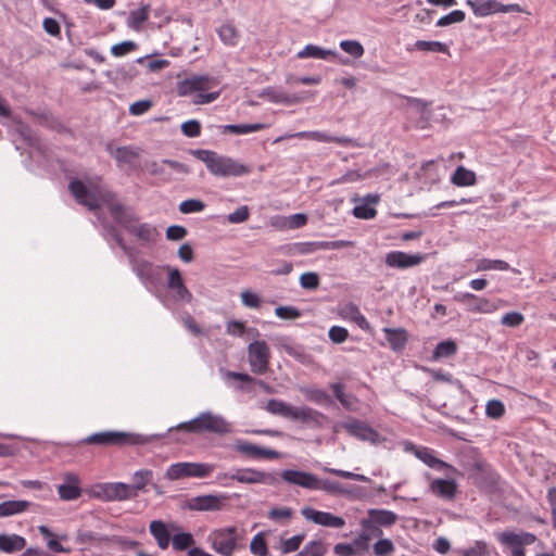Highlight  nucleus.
I'll return each instance as SVG.
<instances>
[{
	"label": "nucleus",
	"instance_id": "1",
	"mask_svg": "<svg viewBox=\"0 0 556 556\" xmlns=\"http://www.w3.org/2000/svg\"><path fill=\"white\" fill-rule=\"evenodd\" d=\"M190 153L202 161L207 170L216 177H241L251 173L248 165L230 156L218 154L213 150L198 149L191 150Z\"/></svg>",
	"mask_w": 556,
	"mask_h": 556
},
{
	"label": "nucleus",
	"instance_id": "2",
	"mask_svg": "<svg viewBox=\"0 0 556 556\" xmlns=\"http://www.w3.org/2000/svg\"><path fill=\"white\" fill-rule=\"evenodd\" d=\"M110 214L117 224L142 243H155L160 237V231L155 226L149 223H139V217L121 202L110 204Z\"/></svg>",
	"mask_w": 556,
	"mask_h": 556
},
{
	"label": "nucleus",
	"instance_id": "3",
	"mask_svg": "<svg viewBox=\"0 0 556 556\" xmlns=\"http://www.w3.org/2000/svg\"><path fill=\"white\" fill-rule=\"evenodd\" d=\"M175 429L195 434L207 432L217 435L228 434L232 431V427L229 421H227L222 415L214 414L210 410L199 414L189 421L177 425Z\"/></svg>",
	"mask_w": 556,
	"mask_h": 556
},
{
	"label": "nucleus",
	"instance_id": "4",
	"mask_svg": "<svg viewBox=\"0 0 556 556\" xmlns=\"http://www.w3.org/2000/svg\"><path fill=\"white\" fill-rule=\"evenodd\" d=\"M265 409L275 416H280L290 420H298L303 424L321 425L325 417L323 413L308 406H292L281 400L270 399L267 401Z\"/></svg>",
	"mask_w": 556,
	"mask_h": 556
},
{
	"label": "nucleus",
	"instance_id": "5",
	"mask_svg": "<svg viewBox=\"0 0 556 556\" xmlns=\"http://www.w3.org/2000/svg\"><path fill=\"white\" fill-rule=\"evenodd\" d=\"M68 188L75 200L90 211H97L102 205H106L110 211V204L118 202L114 193L108 190H90L79 179L72 180Z\"/></svg>",
	"mask_w": 556,
	"mask_h": 556
},
{
	"label": "nucleus",
	"instance_id": "6",
	"mask_svg": "<svg viewBox=\"0 0 556 556\" xmlns=\"http://www.w3.org/2000/svg\"><path fill=\"white\" fill-rule=\"evenodd\" d=\"M83 442L86 444H97L103 446H122L146 444L148 439L141 434L124 431H102L88 435L86 439H84Z\"/></svg>",
	"mask_w": 556,
	"mask_h": 556
},
{
	"label": "nucleus",
	"instance_id": "7",
	"mask_svg": "<svg viewBox=\"0 0 556 556\" xmlns=\"http://www.w3.org/2000/svg\"><path fill=\"white\" fill-rule=\"evenodd\" d=\"M214 468L215 465L210 463H175L167 468L166 478L173 481L185 478H206L212 473Z\"/></svg>",
	"mask_w": 556,
	"mask_h": 556
},
{
	"label": "nucleus",
	"instance_id": "8",
	"mask_svg": "<svg viewBox=\"0 0 556 556\" xmlns=\"http://www.w3.org/2000/svg\"><path fill=\"white\" fill-rule=\"evenodd\" d=\"M270 349L266 341L256 340L248 345V362L255 375H264L269 370Z\"/></svg>",
	"mask_w": 556,
	"mask_h": 556
},
{
	"label": "nucleus",
	"instance_id": "9",
	"mask_svg": "<svg viewBox=\"0 0 556 556\" xmlns=\"http://www.w3.org/2000/svg\"><path fill=\"white\" fill-rule=\"evenodd\" d=\"M235 479L242 484H267L275 486L279 483L277 471H263L252 467L236 468Z\"/></svg>",
	"mask_w": 556,
	"mask_h": 556
},
{
	"label": "nucleus",
	"instance_id": "10",
	"mask_svg": "<svg viewBox=\"0 0 556 556\" xmlns=\"http://www.w3.org/2000/svg\"><path fill=\"white\" fill-rule=\"evenodd\" d=\"M397 521V515L387 509H369L368 518L362 519L361 526L374 535H381L380 527H391Z\"/></svg>",
	"mask_w": 556,
	"mask_h": 556
},
{
	"label": "nucleus",
	"instance_id": "11",
	"mask_svg": "<svg viewBox=\"0 0 556 556\" xmlns=\"http://www.w3.org/2000/svg\"><path fill=\"white\" fill-rule=\"evenodd\" d=\"M466 4L470 7L473 14L479 17L489 16L495 13L521 12V8L517 3L502 4L497 0H466Z\"/></svg>",
	"mask_w": 556,
	"mask_h": 556
},
{
	"label": "nucleus",
	"instance_id": "12",
	"mask_svg": "<svg viewBox=\"0 0 556 556\" xmlns=\"http://www.w3.org/2000/svg\"><path fill=\"white\" fill-rule=\"evenodd\" d=\"M337 428L345 430L351 437L372 444L380 442V434L365 421L351 418L338 424Z\"/></svg>",
	"mask_w": 556,
	"mask_h": 556
},
{
	"label": "nucleus",
	"instance_id": "13",
	"mask_svg": "<svg viewBox=\"0 0 556 556\" xmlns=\"http://www.w3.org/2000/svg\"><path fill=\"white\" fill-rule=\"evenodd\" d=\"M497 540L501 544L511 549L510 556H526L525 545H530L535 542L536 538L534 534L529 532L515 533L511 531H505L497 535Z\"/></svg>",
	"mask_w": 556,
	"mask_h": 556
},
{
	"label": "nucleus",
	"instance_id": "14",
	"mask_svg": "<svg viewBox=\"0 0 556 556\" xmlns=\"http://www.w3.org/2000/svg\"><path fill=\"white\" fill-rule=\"evenodd\" d=\"M227 500L224 493L199 495L187 501V508L194 511H219Z\"/></svg>",
	"mask_w": 556,
	"mask_h": 556
},
{
	"label": "nucleus",
	"instance_id": "15",
	"mask_svg": "<svg viewBox=\"0 0 556 556\" xmlns=\"http://www.w3.org/2000/svg\"><path fill=\"white\" fill-rule=\"evenodd\" d=\"M454 300L465 304L467 311L471 313L490 314L497 309V305L493 301L470 292H459L455 294Z\"/></svg>",
	"mask_w": 556,
	"mask_h": 556
},
{
	"label": "nucleus",
	"instance_id": "16",
	"mask_svg": "<svg viewBox=\"0 0 556 556\" xmlns=\"http://www.w3.org/2000/svg\"><path fill=\"white\" fill-rule=\"evenodd\" d=\"M213 548L220 555L230 556L237 546V529L227 527L213 532Z\"/></svg>",
	"mask_w": 556,
	"mask_h": 556
},
{
	"label": "nucleus",
	"instance_id": "17",
	"mask_svg": "<svg viewBox=\"0 0 556 556\" xmlns=\"http://www.w3.org/2000/svg\"><path fill=\"white\" fill-rule=\"evenodd\" d=\"M218 84L210 75H192L178 81L177 89L180 96H188L195 91H204Z\"/></svg>",
	"mask_w": 556,
	"mask_h": 556
},
{
	"label": "nucleus",
	"instance_id": "18",
	"mask_svg": "<svg viewBox=\"0 0 556 556\" xmlns=\"http://www.w3.org/2000/svg\"><path fill=\"white\" fill-rule=\"evenodd\" d=\"M168 270L167 288L174 292V298L178 302L191 303L192 293L185 286L181 273L178 268L166 266Z\"/></svg>",
	"mask_w": 556,
	"mask_h": 556
},
{
	"label": "nucleus",
	"instance_id": "19",
	"mask_svg": "<svg viewBox=\"0 0 556 556\" xmlns=\"http://www.w3.org/2000/svg\"><path fill=\"white\" fill-rule=\"evenodd\" d=\"M425 255L420 253L408 254L403 251H391L386 255L384 263L391 268L406 269L421 264Z\"/></svg>",
	"mask_w": 556,
	"mask_h": 556
},
{
	"label": "nucleus",
	"instance_id": "20",
	"mask_svg": "<svg viewBox=\"0 0 556 556\" xmlns=\"http://www.w3.org/2000/svg\"><path fill=\"white\" fill-rule=\"evenodd\" d=\"M290 138H300V139H311L319 142H336L341 146H350L353 143V139L341 136H331L324 131H300L294 134H286L285 136H281L275 140V142H279L285 139Z\"/></svg>",
	"mask_w": 556,
	"mask_h": 556
},
{
	"label": "nucleus",
	"instance_id": "21",
	"mask_svg": "<svg viewBox=\"0 0 556 556\" xmlns=\"http://www.w3.org/2000/svg\"><path fill=\"white\" fill-rule=\"evenodd\" d=\"M301 514L305 519L324 527L338 529L342 528L345 525V521L342 517L334 516L333 514L328 511L316 510L311 507L302 508Z\"/></svg>",
	"mask_w": 556,
	"mask_h": 556
},
{
	"label": "nucleus",
	"instance_id": "22",
	"mask_svg": "<svg viewBox=\"0 0 556 556\" xmlns=\"http://www.w3.org/2000/svg\"><path fill=\"white\" fill-rule=\"evenodd\" d=\"M283 481L290 484H294L307 490H314L317 488V476L312 472L286 469L279 475Z\"/></svg>",
	"mask_w": 556,
	"mask_h": 556
},
{
	"label": "nucleus",
	"instance_id": "23",
	"mask_svg": "<svg viewBox=\"0 0 556 556\" xmlns=\"http://www.w3.org/2000/svg\"><path fill=\"white\" fill-rule=\"evenodd\" d=\"M235 450L252 459H276L280 456L279 452L275 450L262 447L244 440H237L235 443Z\"/></svg>",
	"mask_w": 556,
	"mask_h": 556
},
{
	"label": "nucleus",
	"instance_id": "24",
	"mask_svg": "<svg viewBox=\"0 0 556 556\" xmlns=\"http://www.w3.org/2000/svg\"><path fill=\"white\" fill-rule=\"evenodd\" d=\"M178 527L175 523H166L162 520H152L149 525V532L154 538L161 549H166L170 543L172 532Z\"/></svg>",
	"mask_w": 556,
	"mask_h": 556
},
{
	"label": "nucleus",
	"instance_id": "25",
	"mask_svg": "<svg viewBox=\"0 0 556 556\" xmlns=\"http://www.w3.org/2000/svg\"><path fill=\"white\" fill-rule=\"evenodd\" d=\"M407 451H412L414 455L421 460L424 464H426L428 467L442 471L445 469L455 470L453 466L450 464L439 459L434 456L432 450L425 447V446H416L412 443H409V447H406Z\"/></svg>",
	"mask_w": 556,
	"mask_h": 556
},
{
	"label": "nucleus",
	"instance_id": "26",
	"mask_svg": "<svg viewBox=\"0 0 556 556\" xmlns=\"http://www.w3.org/2000/svg\"><path fill=\"white\" fill-rule=\"evenodd\" d=\"M101 494L105 501H125L132 500L131 489L129 484L123 482H109L103 483L101 486Z\"/></svg>",
	"mask_w": 556,
	"mask_h": 556
},
{
	"label": "nucleus",
	"instance_id": "27",
	"mask_svg": "<svg viewBox=\"0 0 556 556\" xmlns=\"http://www.w3.org/2000/svg\"><path fill=\"white\" fill-rule=\"evenodd\" d=\"M58 493L62 501H75L81 495L79 478L74 473H66L64 482L58 486Z\"/></svg>",
	"mask_w": 556,
	"mask_h": 556
},
{
	"label": "nucleus",
	"instance_id": "28",
	"mask_svg": "<svg viewBox=\"0 0 556 556\" xmlns=\"http://www.w3.org/2000/svg\"><path fill=\"white\" fill-rule=\"evenodd\" d=\"M430 490L438 497L453 500L457 492L455 480L435 479L430 484Z\"/></svg>",
	"mask_w": 556,
	"mask_h": 556
},
{
	"label": "nucleus",
	"instance_id": "29",
	"mask_svg": "<svg viewBox=\"0 0 556 556\" xmlns=\"http://www.w3.org/2000/svg\"><path fill=\"white\" fill-rule=\"evenodd\" d=\"M339 314L342 318L349 319L355 323L361 329L369 330L370 325L365 318V316L361 313L358 306L352 302L342 306L339 311Z\"/></svg>",
	"mask_w": 556,
	"mask_h": 556
},
{
	"label": "nucleus",
	"instance_id": "30",
	"mask_svg": "<svg viewBox=\"0 0 556 556\" xmlns=\"http://www.w3.org/2000/svg\"><path fill=\"white\" fill-rule=\"evenodd\" d=\"M26 546V540L18 534H0V551L12 554L22 551Z\"/></svg>",
	"mask_w": 556,
	"mask_h": 556
},
{
	"label": "nucleus",
	"instance_id": "31",
	"mask_svg": "<svg viewBox=\"0 0 556 556\" xmlns=\"http://www.w3.org/2000/svg\"><path fill=\"white\" fill-rule=\"evenodd\" d=\"M153 479V472L149 469H141L132 475V483L129 484L131 494L135 497L139 495L141 491H144L147 484Z\"/></svg>",
	"mask_w": 556,
	"mask_h": 556
},
{
	"label": "nucleus",
	"instance_id": "32",
	"mask_svg": "<svg viewBox=\"0 0 556 556\" xmlns=\"http://www.w3.org/2000/svg\"><path fill=\"white\" fill-rule=\"evenodd\" d=\"M386 339L393 351H401L407 342L406 331L402 328H384Z\"/></svg>",
	"mask_w": 556,
	"mask_h": 556
},
{
	"label": "nucleus",
	"instance_id": "33",
	"mask_svg": "<svg viewBox=\"0 0 556 556\" xmlns=\"http://www.w3.org/2000/svg\"><path fill=\"white\" fill-rule=\"evenodd\" d=\"M337 52L329 49H324L321 47L315 46V45H306L302 50H300L296 54L299 59H306V58H313V59H319V60H327L329 56H336Z\"/></svg>",
	"mask_w": 556,
	"mask_h": 556
},
{
	"label": "nucleus",
	"instance_id": "34",
	"mask_svg": "<svg viewBox=\"0 0 556 556\" xmlns=\"http://www.w3.org/2000/svg\"><path fill=\"white\" fill-rule=\"evenodd\" d=\"M451 181L453 185L458 186V187H469V186L476 185L477 177H476L475 172L467 169L464 166H458L455 169V172L451 178Z\"/></svg>",
	"mask_w": 556,
	"mask_h": 556
},
{
	"label": "nucleus",
	"instance_id": "35",
	"mask_svg": "<svg viewBox=\"0 0 556 556\" xmlns=\"http://www.w3.org/2000/svg\"><path fill=\"white\" fill-rule=\"evenodd\" d=\"M132 271L142 281L151 280L154 276L153 264L146 260H131Z\"/></svg>",
	"mask_w": 556,
	"mask_h": 556
},
{
	"label": "nucleus",
	"instance_id": "36",
	"mask_svg": "<svg viewBox=\"0 0 556 556\" xmlns=\"http://www.w3.org/2000/svg\"><path fill=\"white\" fill-rule=\"evenodd\" d=\"M477 270H511L519 274L516 268H510L509 264L503 260L480 258L477 261Z\"/></svg>",
	"mask_w": 556,
	"mask_h": 556
},
{
	"label": "nucleus",
	"instance_id": "37",
	"mask_svg": "<svg viewBox=\"0 0 556 556\" xmlns=\"http://www.w3.org/2000/svg\"><path fill=\"white\" fill-rule=\"evenodd\" d=\"M265 128L264 124L253 123V124H228L223 126L224 134H233V135H245L250 132H255Z\"/></svg>",
	"mask_w": 556,
	"mask_h": 556
},
{
	"label": "nucleus",
	"instance_id": "38",
	"mask_svg": "<svg viewBox=\"0 0 556 556\" xmlns=\"http://www.w3.org/2000/svg\"><path fill=\"white\" fill-rule=\"evenodd\" d=\"M217 34L224 45L233 47L238 43L239 31L235 25L230 23L223 24L218 29Z\"/></svg>",
	"mask_w": 556,
	"mask_h": 556
},
{
	"label": "nucleus",
	"instance_id": "39",
	"mask_svg": "<svg viewBox=\"0 0 556 556\" xmlns=\"http://www.w3.org/2000/svg\"><path fill=\"white\" fill-rule=\"evenodd\" d=\"M29 506L27 501H5L0 503V517H9L25 511Z\"/></svg>",
	"mask_w": 556,
	"mask_h": 556
},
{
	"label": "nucleus",
	"instance_id": "40",
	"mask_svg": "<svg viewBox=\"0 0 556 556\" xmlns=\"http://www.w3.org/2000/svg\"><path fill=\"white\" fill-rule=\"evenodd\" d=\"M149 5H143L137 10L130 11L127 18V26L134 30H139L149 17Z\"/></svg>",
	"mask_w": 556,
	"mask_h": 556
},
{
	"label": "nucleus",
	"instance_id": "41",
	"mask_svg": "<svg viewBox=\"0 0 556 556\" xmlns=\"http://www.w3.org/2000/svg\"><path fill=\"white\" fill-rule=\"evenodd\" d=\"M457 352V344L455 341L447 339L444 341H441L437 344L432 358L434 361L441 359V358H447L453 355H455Z\"/></svg>",
	"mask_w": 556,
	"mask_h": 556
},
{
	"label": "nucleus",
	"instance_id": "42",
	"mask_svg": "<svg viewBox=\"0 0 556 556\" xmlns=\"http://www.w3.org/2000/svg\"><path fill=\"white\" fill-rule=\"evenodd\" d=\"M331 390L333 391L334 396L341 403V405L349 409L354 410V402L356 399L353 395L344 393V386L341 382H336L331 384Z\"/></svg>",
	"mask_w": 556,
	"mask_h": 556
},
{
	"label": "nucleus",
	"instance_id": "43",
	"mask_svg": "<svg viewBox=\"0 0 556 556\" xmlns=\"http://www.w3.org/2000/svg\"><path fill=\"white\" fill-rule=\"evenodd\" d=\"M415 48L419 51L424 52H437L448 54L450 50L447 45L441 41H426V40H417L415 42Z\"/></svg>",
	"mask_w": 556,
	"mask_h": 556
},
{
	"label": "nucleus",
	"instance_id": "44",
	"mask_svg": "<svg viewBox=\"0 0 556 556\" xmlns=\"http://www.w3.org/2000/svg\"><path fill=\"white\" fill-rule=\"evenodd\" d=\"M462 556H490L491 549L485 541H475L473 545L467 548L459 549Z\"/></svg>",
	"mask_w": 556,
	"mask_h": 556
},
{
	"label": "nucleus",
	"instance_id": "45",
	"mask_svg": "<svg viewBox=\"0 0 556 556\" xmlns=\"http://www.w3.org/2000/svg\"><path fill=\"white\" fill-rule=\"evenodd\" d=\"M170 541L175 551H185L194 544V539L189 532L175 533Z\"/></svg>",
	"mask_w": 556,
	"mask_h": 556
},
{
	"label": "nucleus",
	"instance_id": "46",
	"mask_svg": "<svg viewBox=\"0 0 556 556\" xmlns=\"http://www.w3.org/2000/svg\"><path fill=\"white\" fill-rule=\"evenodd\" d=\"M265 93L267 94L268 100L273 103L294 104L300 101V98H298L295 94L275 91L270 88H268Z\"/></svg>",
	"mask_w": 556,
	"mask_h": 556
},
{
	"label": "nucleus",
	"instance_id": "47",
	"mask_svg": "<svg viewBox=\"0 0 556 556\" xmlns=\"http://www.w3.org/2000/svg\"><path fill=\"white\" fill-rule=\"evenodd\" d=\"M325 491L329 494H344L346 490L342 486V484L338 481H331L328 479H319L317 477V488L315 491Z\"/></svg>",
	"mask_w": 556,
	"mask_h": 556
},
{
	"label": "nucleus",
	"instance_id": "48",
	"mask_svg": "<svg viewBox=\"0 0 556 556\" xmlns=\"http://www.w3.org/2000/svg\"><path fill=\"white\" fill-rule=\"evenodd\" d=\"M206 204L200 199H188L179 204V212L182 214L200 213L204 211Z\"/></svg>",
	"mask_w": 556,
	"mask_h": 556
},
{
	"label": "nucleus",
	"instance_id": "49",
	"mask_svg": "<svg viewBox=\"0 0 556 556\" xmlns=\"http://www.w3.org/2000/svg\"><path fill=\"white\" fill-rule=\"evenodd\" d=\"M327 548L323 542L311 541L302 548L299 556H325Z\"/></svg>",
	"mask_w": 556,
	"mask_h": 556
},
{
	"label": "nucleus",
	"instance_id": "50",
	"mask_svg": "<svg viewBox=\"0 0 556 556\" xmlns=\"http://www.w3.org/2000/svg\"><path fill=\"white\" fill-rule=\"evenodd\" d=\"M324 471L329 472L331 475H334L340 478L361 481V482H370V479L361 473H354L352 471L342 470V469H336L330 467H324Z\"/></svg>",
	"mask_w": 556,
	"mask_h": 556
},
{
	"label": "nucleus",
	"instance_id": "51",
	"mask_svg": "<svg viewBox=\"0 0 556 556\" xmlns=\"http://www.w3.org/2000/svg\"><path fill=\"white\" fill-rule=\"evenodd\" d=\"M340 48L355 59L361 58L365 52L364 47L357 40H342L340 42Z\"/></svg>",
	"mask_w": 556,
	"mask_h": 556
},
{
	"label": "nucleus",
	"instance_id": "52",
	"mask_svg": "<svg viewBox=\"0 0 556 556\" xmlns=\"http://www.w3.org/2000/svg\"><path fill=\"white\" fill-rule=\"evenodd\" d=\"M250 551L256 556H267L268 548L263 533H257L250 543Z\"/></svg>",
	"mask_w": 556,
	"mask_h": 556
},
{
	"label": "nucleus",
	"instance_id": "53",
	"mask_svg": "<svg viewBox=\"0 0 556 556\" xmlns=\"http://www.w3.org/2000/svg\"><path fill=\"white\" fill-rule=\"evenodd\" d=\"M466 17V14L462 10H454L450 12L448 14L440 17L437 21V26L439 27H445L454 23H462Z\"/></svg>",
	"mask_w": 556,
	"mask_h": 556
},
{
	"label": "nucleus",
	"instance_id": "54",
	"mask_svg": "<svg viewBox=\"0 0 556 556\" xmlns=\"http://www.w3.org/2000/svg\"><path fill=\"white\" fill-rule=\"evenodd\" d=\"M250 208L248 205H241L236 208L232 213L227 215V220L230 224H241L249 219Z\"/></svg>",
	"mask_w": 556,
	"mask_h": 556
},
{
	"label": "nucleus",
	"instance_id": "55",
	"mask_svg": "<svg viewBox=\"0 0 556 556\" xmlns=\"http://www.w3.org/2000/svg\"><path fill=\"white\" fill-rule=\"evenodd\" d=\"M394 549V544L389 539H380L374 544V553L376 556H389Z\"/></svg>",
	"mask_w": 556,
	"mask_h": 556
},
{
	"label": "nucleus",
	"instance_id": "56",
	"mask_svg": "<svg viewBox=\"0 0 556 556\" xmlns=\"http://www.w3.org/2000/svg\"><path fill=\"white\" fill-rule=\"evenodd\" d=\"M505 413V406L500 400H491L485 406V414L488 417L497 419Z\"/></svg>",
	"mask_w": 556,
	"mask_h": 556
},
{
	"label": "nucleus",
	"instance_id": "57",
	"mask_svg": "<svg viewBox=\"0 0 556 556\" xmlns=\"http://www.w3.org/2000/svg\"><path fill=\"white\" fill-rule=\"evenodd\" d=\"M181 132L188 138H197L201 135V124L197 119H189L181 124Z\"/></svg>",
	"mask_w": 556,
	"mask_h": 556
},
{
	"label": "nucleus",
	"instance_id": "58",
	"mask_svg": "<svg viewBox=\"0 0 556 556\" xmlns=\"http://www.w3.org/2000/svg\"><path fill=\"white\" fill-rule=\"evenodd\" d=\"M275 315L281 319H296L302 313L295 306H278L275 308Z\"/></svg>",
	"mask_w": 556,
	"mask_h": 556
},
{
	"label": "nucleus",
	"instance_id": "59",
	"mask_svg": "<svg viewBox=\"0 0 556 556\" xmlns=\"http://www.w3.org/2000/svg\"><path fill=\"white\" fill-rule=\"evenodd\" d=\"M300 285L303 289L315 290L319 286V277L316 273H304L300 277Z\"/></svg>",
	"mask_w": 556,
	"mask_h": 556
},
{
	"label": "nucleus",
	"instance_id": "60",
	"mask_svg": "<svg viewBox=\"0 0 556 556\" xmlns=\"http://www.w3.org/2000/svg\"><path fill=\"white\" fill-rule=\"evenodd\" d=\"M136 49H137V43L131 40H127V41H123L121 43L114 45L111 48V53L114 56L118 58V56L126 55L127 53H129Z\"/></svg>",
	"mask_w": 556,
	"mask_h": 556
},
{
	"label": "nucleus",
	"instance_id": "61",
	"mask_svg": "<svg viewBox=\"0 0 556 556\" xmlns=\"http://www.w3.org/2000/svg\"><path fill=\"white\" fill-rule=\"evenodd\" d=\"M240 296H241L242 304L247 307L258 308L261 306L260 296L250 290L242 291Z\"/></svg>",
	"mask_w": 556,
	"mask_h": 556
},
{
	"label": "nucleus",
	"instance_id": "62",
	"mask_svg": "<svg viewBox=\"0 0 556 556\" xmlns=\"http://www.w3.org/2000/svg\"><path fill=\"white\" fill-rule=\"evenodd\" d=\"M377 211L368 204L356 205L353 208V215L361 219H371L376 216Z\"/></svg>",
	"mask_w": 556,
	"mask_h": 556
},
{
	"label": "nucleus",
	"instance_id": "63",
	"mask_svg": "<svg viewBox=\"0 0 556 556\" xmlns=\"http://www.w3.org/2000/svg\"><path fill=\"white\" fill-rule=\"evenodd\" d=\"M328 336L333 343L339 344L348 339L349 331L344 327L332 326L328 331Z\"/></svg>",
	"mask_w": 556,
	"mask_h": 556
},
{
	"label": "nucleus",
	"instance_id": "64",
	"mask_svg": "<svg viewBox=\"0 0 556 556\" xmlns=\"http://www.w3.org/2000/svg\"><path fill=\"white\" fill-rule=\"evenodd\" d=\"M523 320L525 317L521 313L509 312L502 317L501 323L507 327H518L523 323Z\"/></svg>",
	"mask_w": 556,
	"mask_h": 556
}]
</instances>
